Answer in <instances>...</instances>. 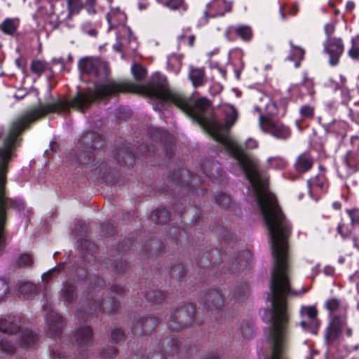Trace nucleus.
I'll list each match as a JSON object with an SVG mask.
<instances>
[{"label": "nucleus", "mask_w": 359, "mask_h": 359, "mask_svg": "<svg viewBox=\"0 0 359 359\" xmlns=\"http://www.w3.org/2000/svg\"><path fill=\"white\" fill-rule=\"evenodd\" d=\"M300 314L302 317H306L312 324H316L318 311L315 306H302L300 309Z\"/></svg>", "instance_id": "cd10ccee"}, {"label": "nucleus", "mask_w": 359, "mask_h": 359, "mask_svg": "<svg viewBox=\"0 0 359 359\" xmlns=\"http://www.w3.org/2000/svg\"><path fill=\"white\" fill-rule=\"evenodd\" d=\"M110 262H112L111 263V267L117 273H123L128 269L127 264L120 257H117L113 259V261L110 259Z\"/></svg>", "instance_id": "e433bc0d"}, {"label": "nucleus", "mask_w": 359, "mask_h": 359, "mask_svg": "<svg viewBox=\"0 0 359 359\" xmlns=\"http://www.w3.org/2000/svg\"><path fill=\"white\" fill-rule=\"evenodd\" d=\"M236 34L243 40L249 41L252 38L251 29L248 26H241L236 30Z\"/></svg>", "instance_id": "4c0bfd02"}, {"label": "nucleus", "mask_w": 359, "mask_h": 359, "mask_svg": "<svg viewBox=\"0 0 359 359\" xmlns=\"http://www.w3.org/2000/svg\"><path fill=\"white\" fill-rule=\"evenodd\" d=\"M246 147L248 149H255L257 147V142L252 139H248L246 142Z\"/></svg>", "instance_id": "13d9d810"}, {"label": "nucleus", "mask_w": 359, "mask_h": 359, "mask_svg": "<svg viewBox=\"0 0 359 359\" xmlns=\"http://www.w3.org/2000/svg\"><path fill=\"white\" fill-rule=\"evenodd\" d=\"M239 116L237 109L226 104V150H229L243 168L250 184L257 192V200L261 209L271 243L273 257H290L287 239L290 225L283 214L277 200L271 193H262L266 187L267 178L259 168L258 160L247 154L231 135L230 128Z\"/></svg>", "instance_id": "f257e3e1"}, {"label": "nucleus", "mask_w": 359, "mask_h": 359, "mask_svg": "<svg viewBox=\"0 0 359 359\" xmlns=\"http://www.w3.org/2000/svg\"><path fill=\"white\" fill-rule=\"evenodd\" d=\"M348 55L353 60H359V46L357 45L355 38L351 39V48L348 50Z\"/></svg>", "instance_id": "ea45409f"}, {"label": "nucleus", "mask_w": 359, "mask_h": 359, "mask_svg": "<svg viewBox=\"0 0 359 359\" xmlns=\"http://www.w3.org/2000/svg\"><path fill=\"white\" fill-rule=\"evenodd\" d=\"M252 258V252L248 250H238L231 248L229 250L227 270L231 274L240 273L250 262Z\"/></svg>", "instance_id": "423d86ee"}, {"label": "nucleus", "mask_w": 359, "mask_h": 359, "mask_svg": "<svg viewBox=\"0 0 359 359\" xmlns=\"http://www.w3.org/2000/svg\"><path fill=\"white\" fill-rule=\"evenodd\" d=\"M325 32L327 35V40H330V37L334 32V26L332 24H326L324 27Z\"/></svg>", "instance_id": "603ef678"}, {"label": "nucleus", "mask_w": 359, "mask_h": 359, "mask_svg": "<svg viewBox=\"0 0 359 359\" xmlns=\"http://www.w3.org/2000/svg\"><path fill=\"white\" fill-rule=\"evenodd\" d=\"M165 6H168L171 9H177L181 6L183 3V0H162Z\"/></svg>", "instance_id": "de8ad7c7"}, {"label": "nucleus", "mask_w": 359, "mask_h": 359, "mask_svg": "<svg viewBox=\"0 0 359 359\" xmlns=\"http://www.w3.org/2000/svg\"><path fill=\"white\" fill-rule=\"evenodd\" d=\"M194 41H195V36L194 35H190L189 36V46L190 47H192L194 44Z\"/></svg>", "instance_id": "338daca9"}, {"label": "nucleus", "mask_w": 359, "mask_h": 359, "mask_svg": "<svg viewBox=\"0 0 359 359\" xmlns=\"http://www.w3.org/2000/svg\"><path fill=\"white\" fill-rule=\"evenodd\" d=\"M182 233H184V232H183V231H182V230H181V229H180L179 228H175V227H174V228H172V229H171V231H170V233L173 235V236H174V238H175V239H178V238H177V237L175 236L177 234L180 235V234H182Z\"/></svg>", "instance_id": "052dcab7"}, {"label": "nucleus", "mask_w": 359, "mask_h": 359, "mask_svg": "<svg viewBox=\"0 0 359 359\" xmlns=\"http://www.w3.org/2000/svg\"><path fill=\"white\" fill-rule=\"evenodd\" d=\"M116 160L120 163L130 165L134 162L135 156L131 151L122 149L117 154Z\"/></svg>", "instance_id": "b1692460"}, {"label": "nucleus", "mask_w": 359, "mask_h": 359, "mask_svg": "<svg viewBox=\"0 0 359 359\" xmlns=\"http://www.w3.org/2000/svg\"><path fill=\"white\" fill-rule=\"evenodd\" d=\"M290 46L292 47V53L290 56L288 57L290 60L295 61V67H298L300 64V61L304 59V50L299 46H295L290 41Z\"/></svg>", "instance_id": "bb28decb"}, {"label": "nucleus", "mask_w": 359, "mask_h": 359, "mask_svg": "<svg viewBox=\"0 0 359 359\" xmlns=\"http://www.w3.org/2000/svg\"><path fill=\"white\" fill-rule=\"evenodd\" d=\"M147 94L161 102L172 103L188 116L196 121L215 140L224 144V128L212 113L210 102L205 97L192 100L183 93L171 90L166 81L160 84H153L147 88Z\"/></svg>", "instance_id": "f03ea898"}, {"label": "nucleus", "mask_w": 359, "mask_h": 359, "mask_svg": "<svg viewBox=\"0 0 359 359\" xmlns=\"http://www.w3.org/2000/svg\"><path fill=\"white\" fill-rule=\"evenodd\" d=\"M124 16L119 9H111L107 15V20L111 27L116 26Z\"/></svg>", "instance_id": "a878e982"}, {"label": "nucleus", "mask_w": 359, "mask_h": 359, "mask_svg": "<svg viewBox=\"0 0 359 359\" xmlns=\"http://www.w3.org/2000/svg\"><path fill=\"white\" fill-rule=\"evenodd\" d=\"M124 337H125L124 332L121 329L117 328V329H114L111 331V339L116 343L119 342L121 340H123L124 339Z\"/></svg>", "instance_id": "c03bdc74"}, {"label": "nucleus", "mask_w": 359, "mask_h": 359, "mask_svg": "<svg viewBox=\"0 0 359 359\" xmlns=\"http://www.w3.org/2000/svg\"><path fill=\"white\" fill-rule=\"evenodd\" d=\"M157 325V319L153 316H139L135 318L131 330L137 337L152 332Z\"/></svg>", "instance_id": "6e6552de"}, {"label": "nucleus", "mask_w": 359, "mask_h": 359, "mask_svg": "<svg viewBox=\"0 0 359 359\" xmlns=\"http://www.w3.org/2000/svg\"><path fill=\"white\" fill-rule=\"evenodd\" d=\"M76 345L79 348L88 347L93 345V332L91 328L83 326L78 328L74 334Z\"/></svg>", "instance_id": "f8f14e48"}, {"label": "nucleus", "mask_w": 359, "mask_h": 359, "mask_svg": "<svg viewBox=\"0 0 359 359\" xmlns=\"http://www.w3.org/2000/svg\"><path fill=\"white\" fill-rule=\"evenodd\" d=\"M171 276L176 278H180L184 275V267L181 264H175L172 268Z\"/></svg>", "instance_id": "49530a36"}, {"label": "nucleus", "mask_w": 359, "mask_h": 359, "mask_svg": "<svg viewBox=\"0 0 359 359\" xmlns=\"http://www.w3.org/2000/svg\"><path fill=\"white\" fill-rule=\"evenodd\" d=\"M313 164V157L308 152H304L297 158L294 167L297 172H306L312 168Z\"/></svg>", "instance_id": "f3484780"}, {"label": "nucleus", "mask_w": 359, "mask_h": 359, "mask_svg": "<svg viewBox=\"0 0 359 359\" xmlns=\"http://www.w3.org/2000/svg\"><path fill=\"white\" fill-rule=\"evenodd\" d=\"M259 126L262 130L278 139L286 140L290 136V130L287 126L263 116L259 117Z\"/></svg>", "instance_id": "0eeeda50"}, {"label": "nucleus", "mask_w": 359, "mask_h": 359, "mask_svg": "<svg viewBox=\"0 0 359 359\" xmlns=\"http://www.w3.org/2000/svg\"><path fill=\"white\" fill-rule=\"evenodd\" d=\"M340 302L336 299H330L326 302V308L330 312H334L339 309Z\"/></svg>", "instance_id": "37998d69"}, {"label": "nucleus", "mask_w": 359, "mask_h": 359, "mask_svg": "<svg viewBox=\"0 0 359 359\" xmlns=\"http://www.w3.org/2000/svg\"><path fill=\"white\" fill-rule=\"evenodd\" d=\"M118 354V351L115 347L108 346L103 350L102 356L105 358H114Z\"/></svg>", "instance_id": "a18cd8bd"}, {"label": "nucleus", "mask_w": 359, "mask_h": 359, "mask_svg": "<svg viewBox=\"0 0 359 359\" xmlns=\"http://www.w3.org/2000/svg\"><path fill=\"white\" fill-rule=\"evenodd\" d=\"M15 348V344L8 337H4L0 340V351L1 352L11 354L14 352Z\"/></svg>", "instance_id": "f704fd0d"}, {"label": "nucleus", "mask_w": 359, "mask_h": 359, "mask_svg": "<svg viewBox=\"0 0 359 359\" xmlns=\"http://www.w3.org/2000/svg\"><path fill=\"white\" fill-rule=\"evenodd\" d=\"M189 76L195 87L202 86L204 83L205 72L202 68L191 69Z\"/></svg>", "instance_id": "aec40b11"}, {"label": "nucleus", "mask_w": 359, "mask_h": 359, "mask_svg": "<svg viewBox=\"0 0 359 359\" xmlns=\"http://www.w3.org/2000/svg\"><path fill=\"white\" fill-rule=\"evenodd\" d=\"M247 293L248 285L246 284H241L238 286H236L235 288L234 295L239 299V301L243 300Z\"/></svg>", "instance_id": "79ce46f5"}, {"label": "nucleus", "mask_w": 359, "mask_h": 359, "mask_svg": "<svg viewBox=\"0 0 359 359\" xmlns=\"http://www.w3.org/2000/svg\"><path fill=\"white\" fill-rule=\"evenodd\" d=\"M194 307L191 304L177 309L171 313L168 325L176 331L188 326L194 320Z\"/></svg>", "instance_id": "39448f33"}, {"label": "nucleus", "mask_w": 359, "mask_h": 359, "mask_svg": "<svg viewBox=\"0 0 359 359\" xmlns=\"http://www.w3.org/2000/svg\"><path fill=\"white\" fill-rule=\"evenodd\" d=\"M132 72L137 81H141L146 75V69L140 65L135 64L132 67Z\"/></svg>", "instance_id": "58836bf2"}, {"label": "nucleus", "mask_w": 359, "mask_h": 359, "mask_svg": "<svg viewBox=\"0 0 359 359\" xmlns=\"http://www.w3.org/2000/svg\"><path fill=\"white\" fill-rule=\"evenodd\" d=\"M76 298V287L68 282L63 283L60 291V299L65 304H72Z\"/></svg>", "instance_id": "4468645a"}, {"label": "nucleus", "mask_w": 359, "mask_h": 359, "mask_svg": "<svg viewBox=\"0 0 359 359\" xmlns=\"http://www.w3.org/2000/svg\"><path fill=\"white\" fill-rule=\"evenodd\" d=\"M351 222L348 224H345L344 223L339 224L337 227V231L343 237H350V242L351 244H353V236L355 233H359V229H355L353 227V223L355 222H352V219H351Z\"/></svg>", "instance_id": "6ab92c4d"}, {"label": "nucleus", "mask_w": 359, "mask_h": 359, "mask_svg": "<svg viewBox=\"0 0 359 359\" xmlns=\"http://www.w3.org/2000/svg\"><path fill=\"white\" fill-rule=\"evenodd\" d=\"M123 289L120 286H118V285H115V286H113L112 287V291L116 293V294H118L119 295H121L123 294V292H122Z\"/></svg>", "instance_id": "e2e57ef3"}, {"label": "nucleus", "mask_w": 359, "mask_h": 359, "mask_svg": "<svg viewBox=\"0 0 359 359\" xmlns=\"http://www.w3.org/2000/svg\"><path fill=\"white\" fill-rule=\"evenodd\" d=\"M67 7L68 10V18L72 15H77L83 8V3L81 0H67Z\"/></svg>", "instance_id": "c85d7f7f"}, {"label": "nucleus", "mask_w": 359, "mask_h": 359, "mask_svg": "<svg viewBox=\"0 0 359 359\" xmlns=\"http://www.w3.org/2000/svg\"><path fill=\"white\" fill-rule=\"evenodd\" d=\"M324 50L329 55V64L332 66L337 65L344 51V44L341 39H332L327 40L325 44Z\"/></svg>", "instance_id": "1a4fd4ad"}, {"label": "nucleus", "mask_w": 359, "mask_h": 359, "mask_svg": "<svg viewBox=\"0 0 359 359\" xmlns=\"http://www.w3.org/2000/svg\"><path fill=\"white\" fill-rule=\"evenodd\" d=\"M157 245V242L154 240H151L149 243H148L144 247V251L145 252H149V248H151L152 249L153 248H156Z\"/></svg>", "instance_id": "4d7b16f0"}, {"label": "nucleus", "mask_w": 359, "mask_h": 359, "mask_svg": "<svg viewBox=\"0 0 359 359\" xmlns=\"http://www.w3.org/2000/svg\"><path fill=\"white\" fill-rule=\"evenodd\" d=\"M301 327L307 331L312 332L316 327V324H312L309 320H303L300 322Z\"/></svg>", "instance_id": "3c124183"}, {"label": "nucleus", "mask_w": 359, "mask_h": 359, "mask_svg": "<svg viewBox=\"0 0 359 359\" xmlns=\"http://www.w3.org/2000/svg\"><path fill=\"white\" fill-rule=\"evenodd\" d=\"M37 340V336L30 330H25L22 334L21 343L26 348L34 345Z\"/></svg>", "instance_id": "72a5a7b5"}, {"label": "nucleus", "mask_w": 359, "mask_h": 359, "mask_svg": "<svg viewBox=\"0 0 359 359\" xmlns=\"http://www.w3.org/2000/svg\"><path fill=\"white\" fill-rule=\"evenodd\" d=\"M31 71L32 73L36 74L37 76L41 74L49 69L48 64L43 61L36 60L31 64Z\"/></svg>", "instance_id": "2f4dec72"}, {"label": "nucleus", "mask_w": 359, "mask_h": 359, "mask_svg": "<svg viewBox=\"0 0 359 359\" xmlns=\"http://www.w3.org/2000/svg\"><path fill=\"white\" fill-rule=\"evenodd\" d=\"M307 184L311 192L314 189L323 190L325 184V177L323 175H318L309 180Z\"/></svg>", "instance_id": "393cba45"}, {"label": "nucleus", "mask_w": 359, "mask_h": 359, "mask_svg": "<svg viewBox=\"0 0 359 359\" xmlns=\"http://www.w3.org/2000/svg\"><path fill=\"white\" fill-rule=\"evenodd\" d=\"M209 11L211 16H215L217 14L223 15L224 8V0H212L208 4Z\"/></svg>", "instance_id": "c756f323"}, {"label": "nucleus", "mask_w": 359, "mask_h": 359, "mask_svg": "<svg viewBox=\"0 0 359 359\" xmlns=\"http://www.w3.org/2000/svg\"><path fill=\"white\" fill-rule=\"evenodd\" d=\"M81 29L84 33H87L90 36H94L97 34L96 29L92 26L90 22L83 24Z\"/></svg>", "instance_id": "09e8293b"}, {"label": "nucleus", "mask_w": 359, "mask_h": 359, "mask_svg": "<svg viewBox=\"0 0 359 359\" xmlns=\"http://www.w3.org/2000/svg\"><path fill=\"white\" fill-rule=\"evenodd\" d=\"M79 226H80V229H78V226H76V231H78V233L80 236H85L87 233V225L86 223L83 224H79Z\"/></svg>", "instance_id": "5fc2aeb1"}, {"label": "nucleus", "mask_w": 359, "mask_h": 359, "mask_svg": "<svg viewBox=\"0 0 359 359\" xmlns=\"http://www.w3.org/2000/svg\"><path fill=\"white\" fill-rule=\"evenodd\" d=\"M103 280L97 276L90 278L88 286V312L92 313L99 310L102 313L110 314L115 312L119 307V303L110 297H105L102 301H98L97 292L102 287Z\"/></svg>", "instance_id": "7ed1b4c3"}, {"label": "nucleus", "mask_w": 359, "mask_h": 359, "mask_svg": "<svg viewBox=\"0 0 359 359\" xmlns=\"http://www.w3.org/2000/svg\"><path fill=\"white\" fill-rule=\"evenodd\" d=\"M203 303L210 309L217 308L223 304L222 294L216 290H210L204 294Z\"/></svg>", "instance_id": "dca6fc26"}, {"label": "nucleus", "mask_w": 359, "mask_h": 359, "mask_svg": "<svg viewBox=\"0 0 359 359\" xmlns=\"http://www.w3.org/2000/svg\"><path fill=\"white\" fill-rule=\"evenodd\" d=\"M63 326L62 318L57 313L50 312L47 318V332L51 337H57L61 333Z\"/></svg>", "instance_id": "ddd939ff"}, {"label": "nucleus", "mask_w": 359, "mask_h": 359, "mask_svg": "<svg viewBox=\"0 0 359 359\" xmlns=\"http://www.w3.org/2000/svg\"><path fill=\"white\" fill-rule=\"evenodd\" d=\"M62 269H63V265L60 264V265H58V266L50 269L46 273L43 274L42 280L45 283H48L50 280L57 277L58 276V274L61 272Z\"/></svg>", "instance_id": "c9c22d12"}, {"label": "nucleus", "mask_w": 359, "mask_h": 359, "mask_svg": "<svg viewBox=\"0 0 359 359\" xmlns=\"http://www.w3.org/2000/svg\"><path fill=\"white\" fill-rule=\"evenodd\" d=\"M345 320L341 316H335L332 318L326 332V341L328 344L334 341L340 335Z\"/></svg>", "instance_id": "9b49d317"}, {"label": "nucleus", "mask_w": 359, "mask_h": 359, "mask_svg": "<svg viewBox=\"0 0 359 359\" xmlns=\"http://www.w3.org/2000/svg\"><path fill=\"white\" fill-rule=\"evenodd\" d=\"M20 327V318L18 316L0 320V331L3 333L13 334Z\"/></svg>", "instance_id": "2eb2a0df"}, {"label": "nucleus", "mask_w": 359, "mask_h": 359, "mask_svg": "<svg viewBox=\"0 0 359 359\" xmlns=\"http://www.w3.org/2000/svg\"><path fill=\"white\" fill-rule=\"evenodd\" d=\"M95 151L90 149H85L81 147L76 154V161L82 164H88L95 159Z\"/></svg>", "instance_id": "412c9836"}, {"label": "nucleus", "mask_w": 359, "mask_h": 359, "mask_svg": "<svg viewBox=\"0 0 359 359\" xmlns=\"http://www.w3.org/2000/svg\"><path fill=\"white\" fill-rule=\"evenodd\" d=\"M302 84L309 88L313 85V81L306 74H304Z\"/></svg>", "instance_id": "6e6d98bb"}, {"label": "nucleus", "mask_w": 359, "mask_h": 359, "mask_svg": "<svg viewBox=\"0 0 359 359\" xmlns=\"http://www.w3.org/2000/svg\"><path fill=\"white\" fill-rule=\"evenodd\" d=\"M300 113L304 118H311L313 116V108L307 105L303 106L300 109Z\"/></svg>", "instance_id": "8fccbe9b"}, {"label": "nucleus", "mask_w": 359, "mask_h": 359, "mask_svg": "<svg viewBox=\"0 0 359 359\" xmlns=\"http://www.w3.org/2000/svg\"><path fill=\"white\" fill-rule=\"evenodd\" d=\"M346 8L348 11H351L355 8V4L353 1H349L347 2Z\"/></svg>", "instance_id": "0e129e2a"}, {"label": "nucleus", "mask_w": 359, "mask_h": 359, "mask_svg": "<svg viewBox=\"0 0 359 359\" xmlns=\"http://www.w3.org/2000/svg\"><path fill=\"white\" fill-rule=\"evenodd\" d=\"M16 264L18 266H28L32 264V259L28 254H22L17 259Z\"/></svg>", "instance_id": "a19ab883"}, {"label": "nucleus", "mask_w": 359, "mask_h": 359, "mask_svg": "<svg viewBox=\"0 0 359 359\" xmlns=\"http://www.w3.org/2000/svg\"><path fill=\"white\" fill-rule=\"evenodd\" d=\"M81 74L88 75L95 83L104 80L109 74L107 64L97 58L86 57L79 62Z\"/></svg>", "instance_id": "20e7f679"}, {"label": "nucleus", "mask_w": 359, "mask_h": 359, "mask_svg": "<svg viewBox=\"0 0 359 359\" xmlns=\"http://www.w3.org/2000/svg\"><path fill=\"white\" fill-rule=\"evenodd\" d=\"M238 332L243 339L250 338L253 334L252 325L249 322L242 321L239 325Z\"/></svg>", "instance_id": "7c9ffc66"}, {"label": "nucleus", "mask_w": 359, "mask_h": 359, "mask_svg": "<svg viewBox=\"0 0 359 359\" xmlns=\"http://www.w3.org/2000/svg\"><path fill=\"white\" fill-rule=\"evenodd\" d=\"M79 144L83 149L96 151L102 147V140L98 133L88 132L79 139Z\"/></svg>", "instance_id": "9d476101"}, {"label": "nucleus", "mask_w": 359, "mask_h": 359, "mask_svg": "<svg viewBox=\"0 0 359 359\" xmlns=\"http://www.w3.org/2000/svg\"><path fill=\"white\" fill-rule=\"evenodd\" d=\"M145 298L148 302L161 303L165 299V294L159 290H150L147 292Z\"/></svg>", "instance_id": "473e14b6"}, {"label": "nucleus", "mask_w": 359, "mask_h": 359, "mask_svg": "<svg viewBox=\"0 0 359 359\" xmlns=\"http://www.w3.org/2000/svg\"><path fill=\"white\" fill-rule=\"evenodd\" d=\"M169 214L166 208H157L151 216V219L156 224H162L169 219Z\"/></svg>", "instance_id": "5701e85b"}, {"label": "nucleus", "mask_w": 359, "mask_h": 359, "mask_svg": "<svg viewBox=\"0 0 359 359\" xmlns=\"http://www.w3.org/2000/svg\"><path fill=\"white\" fill-rule=\"evenodd\" d=\"M18 291L24 297L29 299L37 293L38 289L34 284L29 282H25L19 285Z\"/></svg>", "instance_id": "4be33fe9"}, {"label": "nucleus", "mask_w": 359, "mask_h": 359, "mask_svg": "<svg viewBox=\"0 0 359 359\" xmlns=\"http://www.w3.org/2000/svg\"><path fill=\"white\" fill-rule=\"evenodd\" d=\"M6 293V284L4 282L0 280V299L4 297Z\"/></svg>", "instance_id": "680f3d73"}, {"label": "nucleus", "mask_w": 359, "mask_h": 359, "mask_svg": "<svg viewBox=\"0 0 359 359\" xmlns=\"http://www.w3.org/2000/svg\"><path fill=\"white\" fill-rule=\"evenodd\" d=\"M204 359H218L215 355H210L206 356Z\"/></svg>", "instance_id": "774afa93"}, {"label": "nucleus", "mask_w": 359, "mask_h": 359, "mask_svg": "<svg viewBox=\"0 0 359 359\" xmlns=\"http://www.w3.org/2000/svg\"><path fill=\"white\" fill-rule=\"evenodd\" d=\"M79 245L81 246V248L83 249V250H88V242L86 239L85 238H81V240H79Z\"/></svg>", "instance_id": "bf43d9fd"}, {"label": "nucleus", "mask_w": 359, "mask_h": 359, "mask_svg": "<svg viewBox=\"0 0 359 359\" xmlns=\"http://www.w3.org/2000/svg\"><path fill=\"white\" fill-rule=\"evenodd\" d=\"M103 228H107L106 229H103V233L104 236H110L114 231V228L112 224L110 223H107L103 226Z\"/></svg>", "instance_id": "864d4df0"}, {"label": "nucleus", "mask_w": 359, "mask_h": 359, "mask_svg": "<svg viewBox=\"0 0 359 359\" xmlns=\"http://www.w3.org/2000/svg\"><path fill=\"white\" fill-rule=\"evenodd\" d=\"M76 275L79 278L83 279L82 276L83 275H85V276H86V271L82 269H78L76 271Z\"/></svg>", "instance_id": "69168bd1"}, {"label": "nucleus", "mask_w": 359, "mask_h": 359, "mask_svg": "<svg viewBox=\"0 0 359 359\" xmlns=\"http://www.w3.org/2000/svg\"><path fill=\"white\" fill-rule=\"evenodd\" d=\"M19 26V20L16 18H7L0 24V30L7 35H13Z\"/></svg>", "instance_id": "a211bd4d"}]
</instances>
